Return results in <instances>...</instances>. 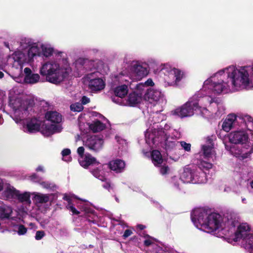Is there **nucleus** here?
I'll return each instance as SVG.
<instances>
[{
    "mask_svg": "<svg viewBox=\"0 0 253 253\" xmlns=\"http://www.w3.org/2000/svg\"><path fill=\"white\" fill-rule=\"evenodd\" d=\"M4 190L2 193V197L3 199L8 200L16 199L18 190H16L13 186L9 184H6L4 185Z\"/></svg>",
    "mask_w": 253,
    "mask_h": 253,
    "instance_id": "6ab92c4d",
    "label": "nucleus"
},
{
    "mask_svg": "<svg viewBox=\"0 0 253 253\" xmlns=\"http://www.w3.org/2000/svg\"><path fill=\"white\" fill-rule=\"evenodd\" d=\"M97 113H96V112H93V113H92V115H93V116H97Z\"/></svg>",
    "mask_w": 253,
    "mask_h": 253,
    "instance_id": "338daca9",
    "label": "nucleus"
},
{
    "mask_svg": "<svg viewBox=\"0 0 253 253\" xmlns=\"http://www.w3.org/2000/svg\"><path fill=\"white\" fill-rule=\"evenodd\" d=\"M89 127L91 130L95 132L103 130L105 128V126L100 121L97 120L93 121L91 123L89 124Z\"/></svg>",
    "mask_w": 253,
    "mask_h": 253,
    "instance_id": "2f4dec72",
    "label": "nucleus"
},
{
    "mask_svg": "<svg viewBox=\"0 0 253 253\" xmlns=\"http://www.w3.org/2000/svg\"><path fill=\"white\" fill-rule=\"evenodd\" d=\"M202 171H200L197 170H193V173L195 177H199V175Z\"/></svg>",
    "mask_w": 253,
    "mask_h": 253,
    "instance_id": "864d4df0",
    "label": "nucleus"
},
{
    "mask_svg": "<svg viewBox=\"0 0 253 253\" xmlns=\"http://www.w3.org/2000/svg\"><path fill=\"white\" fill-rule=\"evenodd\" d=\"M193 170L189 168H185L180 175V180L183 183H205L207 182L206 173L201 172L199 177H195L193 173Z\"/></svg>",
    "mask_w": 253,
    "mask_h": 253,
    "instance_id": "f8f14e48",
    "label": "nucleus"
},
{
    "mask_svg": "<svg viewBox=\"0 0 253 253\" xmlns=\"http://www.w3.org/2000/svg\"><path fill=\"white\" fill-rule=\"evenodd\" d=\"M227 216L224 217L216 213L208 214L207 211L202 208L195 209L191 213V219L194 225L199 227L201 226L202 230L207 233H213L217 230H224L227 227Z\"/></svg>",
    "mask_w": 253,
    "mask_h": 253,
    "instance_id": "f03ea898",
    "label": "nucleus"
},
{
    "mask_svg": "<svg viewBox=\"0 0 253 253\" xmlns=\"http://www.w3.org/2000/svg\"><path fill=\"white\" fill-rule=\"evenodd\" d=\"M181 146L186 151L189 152L191 150V144L184 141L179 142Z\"/></svg>",
    "mask_w": 253,
    "mask_h": 253,
    "instance_id": "a19ab883",
    "label": "nucleus"
},
{
    "mask_svg": "<svg viewBox=\"0 0 253 253\" xmlns=\"http://www.w3.org/2000/svg\"><path fill=\"white\" fill-rule=\"evenodd\" d=\"M3 119L2 118V115L0 114V125H1L3 123Z\"/></svg>",
    "mask_w": 253,
    "mask_h": 253,
    "instance_id": "bf43d9fd",
    "label": "nucleus"
},
{
    "mask_svg": "<svg viewBox=\"0 0 253 253\" xmlns=\"http://www.w3.org/2000/svg\"><path fill=\"white\" fill-rule=\"evenodd\" d=\"M31 179L35 182H40L41 178L39 177L36 174H33L31 176Z\"/></svg>",
    "mask_w": 253,
    "mask_h": 253,
    "instance_id": "a18cd8bd",
    "label": "nucleus"
},
{
    "mask_svg": "<svg viewBox=\"0 0 253 253\" xmlns=\"http://www.w3.org/2000/svg\"><path fill=\"white\" fill-rule=\"evenodd\" d=\"M33 200L37 204H45L49 201L50 194H44L38 192H33Z\"/></svg>",
    "mask_w": 253,
    "mask_h": 253,
    "instance_id": "bb28decb",
    "label": "nucleus"
},
{
    "mask_svg": "<svg viewBox=\"0 0 253 253\" xmlns=\"http://www.w3.org/2000/svg\"><path fill=\"white\" fill-rule=\"evenodd\" d=\"M246 199L245 198H242V201L243 203L246 204Z\"/></svg>",
    "mask_w": 253,
    "mask_h": 253,
    "instance_id": "680f3d73",
    "label": "nucleus"
},
{
    "mask_svg": "<svg viewBox=\"0 0 253 253\" xmlns=\"http://www.w3.org/2000/svg\"><path fill=\"white\" fill-rule=\"evenodd\" d=\"M151 158L154 165L156 166H161L163 163V159L160 152L158 150H154L152 152Z\"/></svg>",
    "mask_w": 253,
    "mask_h": 253,
    "instance_id": "c85d7f7f",
    "label": "nucleus"
},
{
    "mask_svg": "<svg viewBox=\"0 0 253 253\" xmlns=\"http://www.w3.org/2000/svg\"><path fill=\"white\" fill-rule=\"evenodd\" d=\"M144 99L154 105L161 107L166 102L164 94L159 90L151 88L148 89L144 95Z\"/></svg>",
    "mask_w": 253,
    "mask_h": 253,
    "instance_id": "ddd939ff",
    "label": "nucleus"
},
{
    "mask_svg": "<svg viewBox=\"0 0 253 253\" xmlns=\"http://www.w3.org/2000/svg\"><path fill=\"white\" fill-rule=\"evenodd\" d=\"M99 166L97 169H94L91 171L92 174L96 178L101 181L105 180L106 178L103 175V172L99 169Z\"/></svg>",
    "mask_w": 253,
    "mask_h": 253,
    "instance_id": "f704fd0d",
    "label": "nucleus"
},
{
    "mask_svg": "<svg viewBox=\"0 0 253 253\" xmlns=\"http://www.w3.org/2000/svg\"><path fill=\"white\" fill-rule=\"evenodd\" d=\"M208 141V145H204L202 147V153L204 158L208 159L212 158L215 155L212 141L210 139Z\"/></svg>",
    "mask_w": 253,
    "mask_h": 253,
    "instance_id": "4be33fe9",
    "label": "nucleus"
},
{
    "mask_svg": "<svg viewBox=\"0 0 253 253\" xmlns=\"http://www.w3.org/2000/svg\"><path fill=\"white\" fill-rule=\"evenodd\" d=\"M42 121L36 119L32 118L23 122V130L24 132L32 133L40 130Z\"/></svg>",
    "mask_w": 253,
    "mask_h": 253,
    "instance_id": "f3484780",
    "label": "nucleus"
},
{
    "mask_svg": "<svg viewBox=\"0 0 253 253\" xmlns=\"http://www.w3.org/2000/svg\"><path fill=\"white\" fill-rule=\"evenodd\" d=\"M36 170L37 171H42V172H44V168L43 166H39L37 169H36Z\"/></svg>",
    "mask_w": 253,
    "mask_h": 253,
    "instance_id": "6e6d98bb",
    "label": "nucleus"
},
{
    "mask_svg": "<svg viewBox=\"0 0 253 253\" xmlns=\"http://www.w3.org/2000/svg\"><path fill=\"white\" fill-rule=\"evenodd\" d=\"M243 120L245 123V126L246 127V129L245 130H248L249 131L253 130V119L249 115L245 116Z\"/></svg>",
    "mask_w": 253,
    "mask_h": 253,
    "instance_id": "473e14b6",
    "label": "nucleus"
},
{
    "mask_svg": "<svg viewBox=\"0 0 253 253\" xmlns=\"http://www.w3.org/2000/svg\"><path fill=\"white\" fill-rule=\"evenodd\" d=\"M24 72L25 74L24 80L26 83L34 84L39 82L40 78L39 74H32L31 70L29 68H25Z\"/></svg>",
    "mask_w": 253,
    "mask_h": 253,
    "instance_id": "5701e85b",
    "label": "nucleus"
},
{
    "mask_svg": "<svg viewBox=\"0 0 253 253\" xmlns=\"http://www.w3.org/2000/svg\"><path fill=\"white\" fill-rule=\"evenodd\" d=\"M161 72L165 75V86H176L185 77V74L178 69L172 68L169 64H165L160 66Z\"/></svg>",
    "mask_w": 253,
    "mask_h": 253,
    "instance_id": "6e6552de",
    "label": "nucleus"
},
{
    "mask_svg": "<svg viewBox=\"0 0 253 253\" xmlns=\"http://www.w3.org/2000/svg\"><path fill=\"white\" fill-rule=\"evenodd\" d=\"M63 160L66 161L67 162H71L72 160V158L70 156L71 154V151L69 149H64L62 150L61 152Z\"/></svg>",
    "mask_w": 253,
    "mask_h": 253,
    "instance_id": "72a5a7b5",
    "label": "nucleus"
},
{
    "mask_svg": "<svg viewBox=\"0 0 253 253\" xmlns=\"http://www.w3.org/2000/svg\"><path fill=\"white\" fill-rule=\"evenodd\" d=\"M103 187L110 191L113 189V185L111 184L110 182H106L103 185Z\"/></svg>",
    "mask_w": 253,
    "mask_h": 253,
    "instance_id": "49530a36",
    "label": "nucleus"
},
{
    "mask_svg": "<svg viewBox=\"0 0 253 253\" xmlns=\"http://www.w3.org/2000/svg\"><path fill=\"white\" fill-rule=\"evenodd\" d=\"M30 46V42L29 40L23 39L20 42V47L22 49H25Z\"/></svg>",
    "mask_w": 253,
    "mask_h": 253,
    "instance_id": "ea45409f",
    "label": "nucleus"
},
{
    "mask_svg": "<svg viewBox=\"0 0 253 253\" xmlns=\"http://www.w3.org/2000/svg\"><path fill=\"white\" fill-rule=\"evenodd\" d=\"M249 139V135L245 129L241 128L232 131L229 134V139L231 143L235 144H243L246 143Z\"/></svg>",
    "mask_w": 253,
    "mask_h": 253,
    "instance_id": "4468645a",
    "label": "nucleus"
},
{
    "mask_svg": "<svg viewBox=\"0 0 253 253\" xmlns=\"http://www.w3.org/2000/svg\"><path fill=\"white\" fill-rule=\"evenodd\" d=\"M145 86H153L154 84L152 80L151 79H148L144 84Z\"/></svg>",
    "mask_w": 253,
    "mask_h": 253,
    "instance_id": "09e8293b",
    "label": "nucleus"
},
{
    "mask_svg": "<svg viewBox=\"0 0 253 253\" xmlns=\"http://www.w3.org/2000/svg\"><path fill=\"white\" fill-rule=\"evenodd\" d=\"M89 102V99L88 97H87L85 96H84L82 97V103H81L82 105L86 104L88 103Z\"/></svg>",
    "mask_w": 253,
    "mask_h": 253,
    "instance_id": "3c124183",
    "label": "nucleus"
},
{
    "mask_svg": "<svg viewBox=\"0 0 253 253\" xmlns=\"http://www.w3.org/2000/svg\"><path fill=\"white\" fill-rule=\"evenodd\" d=\"M30 197L31 193L30 192H25L23 193H20V191H18L16 199H17L19 202L30 206L31 204Z\"/></svg>",
    "mask_w": 253,
    "mask_h": 253,
    "instance_id": "cd10ccee",
    "label": "nucleus"
},
{
    "mask_svg": "<svg viewBox=\"0 0 253 253\" xmlns=\"http://www.w3.org/2000/svg\"><path fill=\"white\" fill-rule=\"evenodd\" d=\"M3 186H4L3 181L2 179L0 178V191H1L3 189Z\"/></svg>",
    "mask_w": 253,
    "mask_h": 253,
    "instance_id": "4d7b16f0",
    "label": "nucleus"
},
{
    "mask_svg": "<svg viewBox=\"0 0 253 253\" xmlns=\"http://www.w3.org/2000/svg\"><path fill=\"white\" fill-rule=\"evenodd\" d=\"M3 75H4L3 73L2 72L0 71V79H1L2 78H3Z\"/></svg>",
    "mask_w": 253,
    "mask_h": 253,
    "instance_id": "e2e57ef3",
    "label": "nucleus"
},
{
    "mask_svg": "<svg viewBox=\"0 0 253 253\" xmlns=\"http://www.w3.org/2000/svg\"><path fill=\"white\" fill-rule=\"evenodd\" d=\"M46 119L53 124L46 125L42 128L41 132L45 136H49L55 133L59 132L62 130V127L59 123L62 121V116L56 111H48L45 116Z\"/></svg>",
    "mask_w": 253,
    "mask_h": 253,
    "instance_id": "1a4fd4ad",
    "label": "nucleus"
},
{
    "mask_svg": "<svg viewBox=\"0 0 253 253\" xmlns=\"http://www.w3.org/2000/svg\"><path fill=\"white\" fill-rule=\"evenodd\" d=\"M153 242L154 239L148 236L147 238L145 240L144 243L146 246H149L153 243Z\"/></svg>",
    "mask_w": 253,
    "mask_h": 253,
    "instance_id": "c03bdc74",
    "label": "nucleus"
},
{
    "mask_svg": "<svg viewBox=\"0 0 253 253\" xmlns=\"http://www.w3.org/2000/svg\"><path fill=\"white\" fill-rule=\"evenodd\" d=\"M251 186L253 188V180L251 182Z\"/></svg>",
    "mask_w": 253,
    "mask_h": 253,
    "instance_id": "69168bd1",
    "label": "nucleus"
},
{
    "mask_svg": "<svg viewBox=\"0 0 253 253\" xmlns=\"http://www.w3.org/2000/svg\"><path fill=\"white\" fill-rule=\"evenodd\" d=\"M178 180V178L176 177H174L172 179V182L173 183L174 185L177 187H178L179 183L176 184L177 181Z\"/></svg>",
    "mask_w": 253,
    "mask_h": 253,
    "instance_id": "5fc2aeb1",
    "label": "nucleus"
},
{
    "mask_svg": "<svg viewBox=\"0 0 253 253\" xmlns=\"http://www.w3.org/2000/svg\"><path fill=\"white\" fill-rule=\"evenodd\" d=\"M72 197H75L77 198V197L73 195H68L67 194H65L64 195L63 199L64 200L68 201V204L67 205L66 207L68 210L72 211L73 214H79L80 213V212L78 210H77L76 209L72 204L71 198Z\"/></svg>",
    "mask_w": 253,
    "mask_h": 253,
    "instance_id": "c756f323",
    "label": "nucleus"
},
{
    "mask_svg": "<svg viewBox=\"0 0 253 253\" xmlns=\"http://www.w3.org/2000/svg\"><path fill=\"white\" fill-rule=\"evenodd\" d=\"M169 169L168 166H163L160 169V172L162 174L165 175L169 172Z\"/></svg>",
    "mask_w": 253,
    "mask_h": 253,
    "instance_id": "37998d69",
    "label": "nucleus"
},
{
    "mask_svg": "<svg viewBox=\"0 0 253 253\" xmlns=\"http://www.w3.org/2000/svg\"><path fill=\"white\" fill-rule=\"evenodd\" d=\"M33 104L34 99L31 95L24 93L16 94L14 90L10 91L9 106L14 111L13 120L16 123H18L24 118V116L20 117V115L26 114L28 107Z\"/></svg>",
    "mask_w": 253,
    "mask_h": 253,
    "instance_id": "423d86ee",
    "label": "nucleus"
},
{
    "mask_svg": "<svg viewBox=\"0 0 253 253\" xmlns=\"http://www.w3.org/2000/svg\"><path fill=\"white\" fill-rule=\"evenodd\" d=\"M199 167L200 169H209L212 168V165L210 162H207L204 160H201L199 163Z\"/></svg>",
    "mask_w": 253,
    "mask_h": 253,
    "instance_id": "c9c22d12",
    "label": "nucleus"
},
{
    "mask_svg": "<svg viewBox=\"0 0 253 253\" xmlns=\"http://www.w3.org/2000/svg\"><path fill=\"white\" fill-rule=\"evenodd\" d=\"M84 149L83 147H79L77 149V153L80 156L79 158H81L83 156H84Z\"/></svg>",
    "mask_w": 253,
    "mask_h": 253,
    "instance_id": "de8ad7c7",
    "label": "nucleus"
},
{
    "mask_svg": "<svg viewBox=\"0 0 253 253\" xmlns=\"http://www.w3.org/2000/svg\"><path fill=\"white\" fill-rule=\"evenodd\" d=\"M71 110L74 112H81L83 110V105L80 103H75L70 106Z\"/></svg>",
    "mask_w": 253,
    "mask_h": 253,
    "instance_id": "e433bc0d",
    "label": "nucleus"
},
{
    "mask_svg": "<svg viewBox=\"0 0 253 253\" xmlns=\"http://www.w3.org/2000/svg\"><path fill=\"white\" fill-rule=\"evenodd\" d=\"M4 44H5V45L7 47L9 48V45H8V43H7L5 42V43H4Z\"/></svg>",
    "mask_w": 253,
    "mask_h": 253,
    "instance_id": "774afa93",
    "label": "nucleus"
},
{
    "mask_svg": "<svg viewBox=\"0 0 253 253\" xmlns=\"http://www.w3.org/2000/svg\"><path fill=\"white\" fill-rule=\"evenodd\" d=\"M249 67L237 68L231 65L221 69L204 83L200 93L201 103L204 106L217 103V99L212 95L239 91L246 88L249 84Z\"/></svg>",
    "mask_w": 253,
    "mask_h": 253,
    "instance_id": "f257e3e1",
    "label": "nucleus"
},
{
    "mask_svg": "<svg viewBox=\"0 0 253 253\" xmlns=\"http://www.w3.org/2000/svg\"><path fill=\"white\" fill-rule=\"evenodd\" d=\"M236 120V116L234 114L228 115L222 124V128L223 130L226 132L229 131L232 128Z\"/></svg>",
    "mask_w": 253,
    "mask_h": 253,
    "instance_id": "a878e982",
    "label": "nucleus"
},
{
    "mask_svg": "<svg viewBox=\"0 0 253 253\" xmlns=\"http://www.w3.org/2000/svg\"><path fill=\"white\" fill-rule=\"evenodd\" d=\"M79 162L80 165L84 168H87L89 166L99 165V163L96 159L89 154H85L84 156L79 158Z\"/></svg>",
    "mask_w": 253,
    "mask_h": 253,
    "instance_id": "aec40b11",
    "label": "nucleus"
},
{
    "mask_svg": "<svg viewBox=\"0 0 253 253\" xmlns=\"http://www.w3.org/2000/svg\"><path fill=\"white\" fill-rule=\"evenodd\" d=\"M108 165L109 168L116 173L123 172L126 166L125 162L119 159L110 161Z\"/></svg>",
    "mask_w": 253,
    "mask_h": 253,
    "instance_id": "412c9836",
    "label": "nucleus"
},
{
    "mask_svg": "<svg viewBox=\"0 0 253 253\" xmlns=\"http://www.w3.org/2000/svg\"><path fill=\"white\" fill-rule=\"evenodd\" d=\"M12 212L11 207L7 205H2L0 207V218H8Z\"/></svg>",
    "mask_w": 253,
    "mask_h": 253,
    "instance_id": "7c9ffc66",
    "label": "nucleus"
},
{
    "mask_svg": "<svg viewBox=\"0 0 253 253\" xmlns=\"http://www.w3.org/2000/svg\"><path fill=\"white\" fill-rule=\"evenodd\" d=\"M145 87V86L143 83H140L136 85V89L137 90L141 91V90H144Z\"/></svg>",
    "mask_w": 253,
    "mask_h": 253,
    "instance_id": "603ef678",
    "label": "nucleus"
},
{
    "mask_svg": "<svg viewBox=\"0 0 253 253\" xmlns=\"http://www.w3.org/2000/svg\"><path fill=\"white\" fill-rule=\"evenodd\" d=\"M71 71L66 59L47 61L43 64L40 68V74L45 77L46 81L56 84L66 79Z\"/></svg>",
    "mask_w": 253,
    "mask_h": 253,
    "instance_id": "7ed1b4c3",
    "label": "nucleus"
},
{
    "mask_svg": "<svg viewBox=\"0 0 253 253\" xmlns=\"http://www.w3.org/2000/svg\"><path fill=\"white\" fill-rule=\"evenodd\" d=\"M168 126H165L164 128H154L152 130L148 129L146 132L145 137L149 140H151L154 144L157 142L165 141L167 145H170V143H172V145H174V142L169 140V138L168 136L169 133L168 132Z\"/></svg>",
    "mask_w": 253,
    "mask_h": 253,
    "instance_id": "9b49d317",
    "label": "nucleus"
},
{
    "mask_svg": "<svg viewBox=\"0 0 253 253\" xmlns=\"http://www.w3.org/2000/svg\"><path fill=\"white\" fill-rule=\"evenodd\" d=\"M40 185L44 188L51 189L55 187L54 183L49 181L40 182Z\"/></svg>",
    "mask_w": 253,
    "mask_h": 253,
    "instance_id": "4c0bfd02",
    "label": "nucleus"
},
{
    "mask_svg": "<svg viewBox=\"0 0 253 253\" xmlns=\"http://www.w3.org/2000/svg\"><path fill=\"white\" fill-rule=\"evenodd\" d=\"M83 83L90 90L94 93L102 90L105 87V81L98 77V73L94 72L86 75L83 78Z\"/></svg>",
    "mask_w": 253,
    "mask_h": 253,
    "instance_id": "9d476101",
    "label": "nucleus"
},
{
    "mask_svg": "<svg viewBox=\"0 0 253 253\" xmlns=\"http://www.w3.org/2000/svg\"><path fill=\"white\" fill-rule=\"evenodd\" d=\"M130 70V78L133 80H140L148 74V70L146 67L136 63L132 65Z\"/></svg>",
    "mask_w": 253,
    "mask_h": 253,
    "instance_id": "dca6fc26",
    "label": "nucleus"
},
{
    "mask_svg": "<svg viewBox=\"0 0 253 253\" xmlns=\"http://www.w3.org/2000/svg\"><path fill=\"white\" fill-rule=\"evenodd\" d=\"M141 101V95L135 92L130 93L127 97L126 105L134 106L139 103Z\"/></svg>",
    "mask_w": 253,
    "mask_h": 253,
    "instance_id": "b1692460",
    "label": "nucleus"
},
{
    "mask_svg": "<svg viewBox=\"0 0 253 253\" xmlns=\"http://www.w3.org/2000/svg\"><path fill=\"white\" fill-rule=\"evenodd\" d=\"M132 232L130 230L127 229L125 231L123 237L125 238L128 237L132 234Z\"/></svg>",
    "mask_w": 253,
    "mask_h": 253,
    "instance_id": "8fccbe9b",
    "label": "nucleus"
},
{
    "mask_svg": "<svg viewBox=\"0 0 253 253\" xmlns=\"http://www.w3.org/2000/svg\"><path fill=\"white\" fill-rule=\"evenodd\" d=\"M53 52V48L49 44L33 45L29 49L27 55L19 50L15 51L9 57L8 61L12 64V67L18 70V72L20 73L22 65L31 61L35 56H43L48 57L52 55Z\"/></svg>",
    "mask_w": 253,
    "mask_h": 253,
    "instance_id": "20e7f679",
    "label": "nucleus"
},
{
    "mask_svg": "<svg viewBox=\"0 0 253 253\" xmlns=\"http://www.w3.org/2000/svg\"><path fill=\"white\" fill-rule=\"evenodd\" d=\"M128 77L125 76H120L119 77V81L121 83L125 84L119 85L114 88V92L115 94L120 98H124L128 93V86L129 82L127 79Z\"/></svg>",
    "mask_w": 253,
    "mask_h": 253,
    "instance_id": "a211bd4d",
    "label": "nucleus"
},
{
    "mask_svg": "<svg viewBox=\"0 0 253 253\" xmlns=\"http://www.w3.org/2000/svg\"><path fill=\"white\" fill-rule=\"evenodd\" d=\"M82 209L83 210V211H84L85 212H89V210L87 209H86L85 207H83L82 208Z\"/></svg>",
    "mask_w": 253,
    "mask_h": 253,
    "instance_id": "052dcab7",
    "label": "nucleus"
},
{
    "mask_svg": "<svg viewBox=\"0 0 253 253\" xmlns=\"http://www.w3.org/2000/svg\"><path fill=\"white\" fill-rule=\"evenodd\" d=\"M230 151L233 155L239 159H244L250 155L249 152L245 148L233 147L230 148Z\"/></svg>",
    "mask_w": 253,
    "mask_h": 253,
    "instance_id": "393cba45",
    "label": "nucleus"
},
{
    "mask_svg": "<svg viewBox=\"0 0 253 253\" xmlns=\"http://www.w3.org/2000/svg\"><path fill=\"white\" fill-rule=\"evenodd\" d=\"M230 190V188L229 187L226 188L224 189V191H228Z\"/></svg>",
    "mask_w": 253,
    "mask_h": 253,
    "instance_id": "0e129e2a",
    "label": "nucleus"
},
{
    "mask_svg": "<svg viewBox=\"0 0 253 253\" xmlns=\"http://www.w3.org/2000/svg\"><path fill=\"white\" fill-rule=\"evenodd\" d=\"M27 228L23 225H19L17 228V233L19 235H23L26 233Z\"/></svg>",
    "mask_w": 253,
    "mask_h": 253,
    "instance_id": "58836bf2",
    "label": "nucleus"
},
{
    "mask_svg": "<svg viewBox=\"0 0 253 253\" xmlns=\"http://www.w3.org/2000/svg\"><path fill=\"white\" fill-rule=\"evenodd\" d=\"M103 144V140L96 135L90 136L84 142L85 146L94 152L100 151L102 148Z\"/></svg>",
    "mask_w": 253,
    "mask_h": 253,
    "instance_id": "2eb2a0df",
    "label": "nucleus"
},
{
    "mask_svg": "<svg viewBox=\"0 0 253 253\" xmlns=\"http://www.w3.org/2000/svg\"><path fill=\"white\" fill-rule=\"evenodd\" d=\"M227 217V227L229 228V230H227L228 233H224V234L230 236L231 239L234 242L243 239L242 245L244 248L250 253H253V234L249 233L250 230L249 225L247 223H243L238 226L235 231V227L238 221L235 218L233 219L231 214H230V218L228 216Z\"/></svg>",
    "mask_w": 253,
    "mask_h": 253,
    "instance_id": "39448f33",
    "label": "nucleus"
},
{
    "mask_svg": "<svg viewBox=\"0 0 253 253\" xmlns=\"http://www.w3.org/2000/svg\"><path fill=\"white\" fill-rule=\"evenodd\" d=\"M45 235L44 232L43 231H38L36 233L35 239L37 240H40Z\"/></svg>",
    "mask_w": 253,
    "mask_h": 253,
    "instance_id": "79ce46f5",
    "label": "nucleus"
},
{
    "mask_svg": "<svg viewBox=\"0 0 253 253\" xmlns=\"http://www.w3.org/2000/svg\"><path fill=\"white\" fill-rule=\"evenodd\" d=\"M137 227L138 228H139L140 230H143V229H144L145 228V226L143 225H141V224H139L137 225Z\"/></svg>",
    "mask_w": 253,
    "mask_h": 253,
    "instance_id": "13d9d810",
    "label": "nucleus"
},
{
    "mask_svg": "<svg viewBox=\"0 0 253 253\" xmlns=\"http://www.w3.org/2000/svg\"><path fill=\"white\" fill-rule=\"evenodd\" d=\"M201 96H199V93L195 94L185 104L173 110L172 114L183 118L193 116L195 111H199L202 115H206L208 110L199 106V102L201 105H204V103H201Z\"/></svg>",
    "mask_w": 253,
    "mask_h": 253,
    "instance_id": "0eeeda50",
    "label": "nucleus"
}]
</instances>
